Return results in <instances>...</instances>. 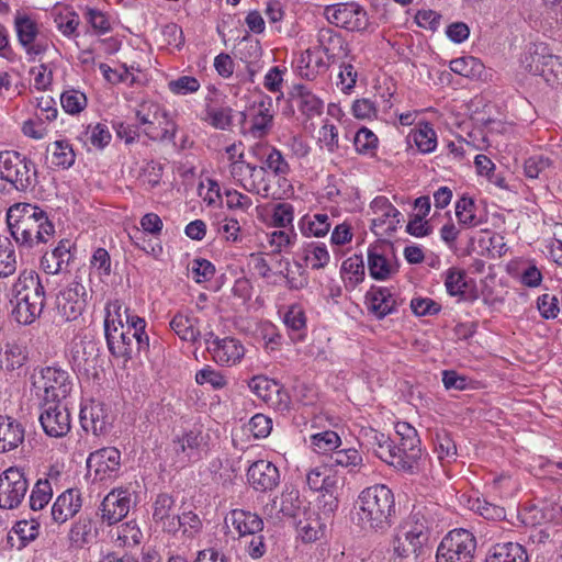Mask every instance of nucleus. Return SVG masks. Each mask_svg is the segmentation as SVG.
I'll return each instance as SVG.
<instances>
[{
	"label": "nucleus",
	"instance_id": "obj_15",
	"mask_svg": "<svg viewBox=\"0 0 562 562\" xmlns=\"http://www.w3.org/2000/svg\"><path fill=\"white\" fill-rule=\"evenodd\" d=\"M518 133L512 123H503L494 120V147L499 153L498 162L509 176L517 166Z\"/></svg>",
	"mask_w": 562,
	"mask_h": 562
},
{
	"label": "nucleus",
	"instance_id": "obj_60",
	"mask_svg": "<svg viewBox=\"0 0 562 562\" xmlns=\"http://www.w3.org/2000/svg\"><path fill=\"white\" fill-rule=\"evenodd\" d=\"M195 382L200 385L210 384L214 390H222L227 385V378L210 366L195 373Z\"/></svg>",
	"mask_w": 562,
	"mask_h": 562
},
{
	"label": "nucleus",
	"instance_id": "obj_48",
	"mask_svg": "<svg viewBox=\"0 0 562 562\" xmlns=\"http://www.w3.org/2000/svg\"><path fill=\"white\" fill-rule=\"evenodd\" d=\"M525 549L519 543L506 542L494 546V562H527Z\"/></svg>",
	"mask_w": 562,
	"mask_h": 562
},
{
	"label": "nucleus",
	"instance_id": "obj_3",
	"mask_svg": "<svg viewBox=\"0 0 562 562\" xmlns=\"http://www.w3.org/2000/svg\"><path fill=\"white\" fill-rule=\"evenodd\" d=\"M12 317L22 325L34 323L45 306V289L33 270L20 272L8 294Z\"/></svg>",
	"mask_w": 562,
	"mask_h": 562
},
{
	"label": "nucleus",
	"instance_id": "obj_33",
	"mask_svg": "<svg viewBox=\"0 0 562 562\" xmlns=\"http://www.w3.org/2000/svg\"><path fill=\"white\" fill-rule=\"evenodd\" d=\"M24 439V429L16 420L0 415V453L19 447Z\"/></svg>",
	"mask_w": 562,
	"mask_h": 562
},
{
	"label": "nucleus",
	"instance_id": "obj_21",
	"mask_svg": "<svg viewBox=\"0 0 562 562\" xmlns=\"http://www.w3.org/2000/svg\"><path fill=\"white\" fill-rule=\"evenodd\" d=\"M87 467L100 480L116 476L121 469V452L114 447H105L91 452Z\"/></svg>",
	"mask_w": 562,
	"mask_h": 562
},
{
	"label": "nucleus",
	"instance_id": "obj_30",
	"mask_svg": "<svg viewBox=\"0 0 562 562\" xmlns=\"http://www.w3.org/2000/svg\"><path fill=\"white\" fill-rule=\"evenodd\" d=\"M366 305L370 313L383 318L396 310V299L384 286H372L366 294Z\"/></svg>",
	"mask_w": 562,
	"mask_h": 562
},
{
	"label": "nucleus",
	"instance_id": "obj_9",
	"mask_svg": "<svg viewBox=\"0 0 562 562\" xmlns=\"http://www.w3.org/2000/svg\"><path fill=\"white\" fill-rule=\"evenodd\" d=\"M323 16L329 24L348 32L366 33L372 26L367 10L356 1L326 5Z\"/></svg>",
	"mask_w": 562,
	"mask_h": 562
},
{
	"label": "nucleus",
	"instance_id": "obj_20",
	"mask_svg": "<svg viewBox=\"0 0 562 562\" xmlns=\"http://www.w3.org/2000/svg\"><path fill=\"white\" fill-rule=\"evenodd\" d=\"M202 443L203 436L200 429H191L182 436L175 438L170 446L175 464L184 467L191 461L199 459Z\"/></svg>",
	"mask_w": 562,
	"mask_h": 562
},
{
	"label": "nucleus",
	"instance_id": "obj_36",
	"mask_svg": "<svg viewBox=\"0 0 562 562\" xmlns=\"http://www.w3.org/2000/svg\"><path fill=\"white\" fill-rule=\"evenodd\" d=\"M170 327L181 340L195 344L200 339L198 319L190 314L178 312L171 318Z\"/></svg>",
	"mask_w": 562,
	"mask_h": 562
},
{
	"label": "nucleus",
	"instance_id": "obj_19",
	"mask_svg": "<svg viewBox=\"0 0 562 562\" xmlns=\"http://www.w3.org/2000/svg\"><path fill=\"white\" fill-rule=\"evenodd\" d=\"M132 504V493L127 488L112 490L102 501L100 506L101 519L111 526L127 516Z\"/></svg>",
	"mask_w": 562,
	"mask_h": 562
},
{
	"label": "nucleus",
	"instance_id": "obj_2",
	"mask_svg": "<svg viewBox=\"0 0 562 562\" xmlns=\"http://www.w3.org/2000/svg\"><path fill=\"white\" fill-rule=\"evenodd\" d=\"M7 224L14 241L25 249L48 243L55 234V226L47 213L32 203L11 205L7 212Z\"/></svg>",
	"mask_w": 562,
	"mask_h": 562
},
{
	"label": "nucleus",
	"instance_id": "obj_38",
	"mask_svg": "<svg viewBox=\"0 0 562 562\" xmlns=\"http://www.w3.org/2000/svg\"><path fill=\"white\" fill-rule=\"evenodd\" d=\"M283 323L293 341H301L304 339L306 331V315L301 305L292 304L289 306L283 315Z\"/></svg>",
	"mask_w": 562,
	"mask_h": 562
},
{
	"label": "nucleus",
	"instance_id": "obj_22",
	"mask_svg": "<svg viewBox=\"0 0 562 562\" xmlns=\"http://www.w3.org/2000/svg\"><path fill=\"white\" fill-rule=\"evenodd\" d=\"M40 423L45 434L53 438L66 436L71 428L70 414L59 403L48 404L40 416Z\"/></svg>",
	"mask_w": 562,
	"mask_h": 562
},
{
	"label": "nucleus",
	"instance_id": "obj_44",
	"mask_svg": "<svg viewBox=\"0 0 562 562\" xmlns=\"http://www.w3.org/2000/svg\"><path fill=\"white\" fill-rule=\"evenodd\" d=\"M423 154H429L437 147V135L429 123H420L409 135Z\"/></svg>",
	"mask_w": 562,
	"mask_h": 562
},
{
	"label": "nucleus",
	"instance_id": "obj_5",
	"mask_svg": "<svg viewBox=\"0 0 562 562\" xmlns=\"http://www.w3.org/2000/svg\"><path fill=\"white\" fill-rule=\"evenodd\" d=\"M36 182L37 169L30 158L14 150L0 153V192L11 189L25 192Z\"/></svg>",
	"mask_w": 562,
	"mask_h": 562
},
{
	"label": "nucleus",
	"instance_id": "obj_14",
	"mask_svg": "<svg viewBox=\"0 0 562 562\" xmlns=\"http://www.w3.org/2000/svg\"><path fill=\"white\" fill-rule=\"evenodd\" d=\"M367 263L370 277L378 281L391 279L398 271L393 245L385 240H378L368 247Z\"/></svg>",
	"mask_w": 562,
	"mask_h": 562
},
{
	"label": "nucleus",
	"instance_id": "obj_4",
	"mask_svg": "<svg viewBox=\"0 0 562 562\" xmlns=\"http://www.w3.org/2000/svg\"><path fill=\"white\" fill-rule=\"evenodd\" d=\"M394 514V495L386 485L375 484L359 494L356 515L363 528L385 530L391 526Z\"/></svg>",
	"mask_w": 562,
	"mask_h": 562
},
{
	"label": "nucleus",
	"instance_id": "obj_58",
	"mask_svg": "<svg viewBox=\"0 0 562 562\" xmlns=\"http://www.w3.org/2000/svg\"><path fill=\"white\" fill-rule=\"evenodd\" d=\"M552 161L549 157L543 155H533L529 157L525 164V175L530 179H537L541 176H547L550 170Z\"/></svg>",
	"mask_w": 562,
	"mask_h": 562
},
{
	"label": "nucleus",
	"instance_id": "obj_10",
	"mask_svg": "<svg viewBox=\"0 0 562 562\" xmlns=\"http://www.w3.org/2000/svg\"><path fill=\"white\" fill-rule=\"evenodd\" d=\"M428 540L427 520L420 513H414L401 526L393 543L394 553L400 558L418 554Z\"/></svg>",
	"mask_w": 562,
	"mask_h": 562
},
{
	"label": "nucleus",
	"instance_id": "obj_40",
	"mask_svg": "<svg viewBox=\"0 0 562 562\" xmlns=\"http://www.w3.org/2000/svg\"><path fill=\"white\" fill-rule=\"evenodd\" d=\"M296 100L299 110L307 117L318 116L323 113L324 102L307 87L299 86L296 88Z\"/></svg>",
	"mask_w": 562,
	"mask_h": 562
},
{
	"label": "nucleus",
	"instance_id": "obj_39",
	"mask_svg": "<svg viewBox=\"0 0 562 562\" xmlns=\"http://www.w3.org/2000/svg\"><path fill=\"white\" fill-rule=\"evenodd\" d=\"M97 531L93 522L89 518L78 519L71 527L68 538L72 548L82 549L92 542Z\"/></svg>",
	"mask_w": 562,
	"mask_h": 562
},
{
	"label": "nucleus",
	"instance_id": "obj_59",
	"mask_svg": "<svg viewBox=\"0 0 562 562\" xmlns=\"http://www.w3.org/2000/svg\"><path fill=\"white\" fill-rule=\"evenodd\" d=\"M45 117L34 114L22 124V132L26 137L40 140L47 136L48 124Z\"/></svg>",
	"mask_w": 562,
	"mask_h": 562
},
{
	"label": "nucleus",
	"instance_id": "obj_49",
	"mask_svg": "<svg viewBox=\"0 0 562 562\" xmlns=\"http://www.w3.org/2000/svg\"><path fill=\"white\" fill-rule=\"evenodd\" d=\"M299 506V492L296 490L284 491L280 498H274L270 504V514L274 510L277 514L281 513L283 516L293 517L296 515Z\"/></svg>",
	"mask_w": 562,
	"mask_h": 562
},
{
	"label": "nucleus",
	"instance_id": "obj_45",
	"mask_svg": "<svg viewBox=\"0 0 562 562\" xmlns=\"http://www.w3.org/2000/svg\"><path fill=\"white\" fill-rule=\"evenodd\" d=\"M111 538L117 547H134L140 542L142 531L136 524L127 521L112 530Z\"/></svg>",
	"mask_w": 562,
	"mask_h": 562
},
{
	"label": "nucleus",
	"instance_id": "obj_29",
	"mask_svg": "<svg viewBox=\"0 0 562 562\" xmlns=\"http://www.w3.org/2000/svg\"><path fill=\"white\" fill-rule=\"evenodd\" d=\"M316 48L322 52L329 61H335L347 55V43L335 30L322 27L316 35Z\"/></svg>",
	"mask_w": 562,
	"mask_h": 562
},
{
	"label": "nucleus",
	"instance_id": "obj_41",
	"mask_svg": "<svg viewBox=\"0 0 562 562\" xmlns=\"http://www.w3.org/2000/svg\"><path fill=\"white\" fill-rule=\"evenodd\" d=\"M267 238L273 252H289L296 244L297 234L293 227L278 228L270 232Z\"/></svg>",
	"mask_w": 562,
	"mask_h": 562
},
{
	"label": "nucleus",
	"instance_id": "obj_57",
	"mask_svg": "<svg viewBox=\"0 0 562 562\" xmlns=\"http://www.w3.org/2000/svg\"><path fill=\"white\" fill-rule=\"evenodd\" d=\"M544 67H541L538 76H541L544 81L551 87L559 86L562 83V58L557 55H551Z\"/></svg>",
	"mask_w": 562,
	"mask_h": 562
},
{
	"label": "nucleus",
	"instance_id": "obj_50",
	"mask_svg": "<svg viewBox=\"0 0 562 562\" xmlns=\"http://www.w3.org/2000/svg\"><path fill=\"white\" fill-rule=\"evenodd\" d=\"M53 496V487L48 479H38L30 495V508L33 512L46 507Z\"/></svg>",
	"mask_w": 562,
	"mask_h": 562
},
{
	"label": "nucleus",
	"instance_id": "obj_13",
	"mask_svg": "<svg viewBox=\"0 0 562 562\" xmlns=\"http://www.w3.org/2000/svg\"><path fill=\"white\" fill-rule=\"evenodd\" d=\"M244 153L238 155V159L229 164L232 177L248 192L269 199L278 195L272 192V186L268 179H263V171L258 166L243 160Z\"/></svg>",
	"mask_w": 562,
	"mask_h": 562
},
{
	"label": "nucleus",
	"instance_id": "obj_56",
	"mask_svg": "<svg viewBox=\"0 0 562 562\" xmlns=\"http://www.w3.org/2000/svg\"><path fill=\"white\" fill-rule=\"evenodd\" d=\"M60 104L65 112L69 114H78L87 106V97L77 89L65 90L60 95Z\"/></svg>",
	"mask_w": 562,
	"mask_h": 562
},
{
	"label": "nucleus",
	"instance_id": "obj_11",
	"mask_svg": "<svg viewBox=\"0 0 562 562\" xmlns=\"http://www.w3.org/2000/svg\"><path fill=\"white\" fill-rule=\"evenodd\" d=\"M476 548L474 536L467 529H453L437 548V562H472Z\"/></svg>",
	"mask_w": 562,
	"mask_h": 562
},
{
	"label": "nucleus",
	"instance_id": "obj_25",
	"mask_svg": "<svg viewBox=\"0 0 562 562\" xmlns=\"http://www.w3.org/2000/svg\"><path fill=\"white\" fill-rule=\"evenodd\" d=\"M247 481L256 491H272L280 483V472L272 462L258 460L248 468Z\"/></svg>",
	"mask_w": 562,
	"mask_h": 562
},
{
	"label": "nucleus",
	"instance_id": "obj_16",
	"mask_svg": "<svg viewBox=\"0 0 562 562\" xmlns=\"http://www.w3.org/2000/svg\"><path fill=\"white\" fill-rule=\"evenodd\" d=\"M87 290L75 280L61 290L56 297V317L58 322L77 319L86 307Z\"/></svg>",
	"mask_w": 562,
	"mask_h": 562
},
{
	"label": "nucleus",
	"instance_id": "obj_62",
	"mask_svg": "<svg viewBox=\"0 0 562 562\" xmlns=\"http://www.w3.org/2000/svg\"><path fill=\"white\" fill-rule=\"evenodd\" d=\"M445 286L450 295H462L467 288V276L464 271L457 268L448 269L445 274Z\"/></svg>",
	"mask_w": 562,
	"mask_h": 562
},
{
	"label": "nucleus",
	"instance_id": "obj_64",
	"mask_svg": "<svg viewBox=\"0 0 562 562\" xmlns=\"http://www.w3.org/2000/svg\"><path fill=\"white\" fill-rule=\"evenodd\" d=\"M201 87L200 81L193 76H181L168 82V89L176 95L195 93Z\"/></svg>",
	"mask_w": 562,
	"mask_h": 562
},
{
	"label": "nucleus",
	"instance_id": "obj_28",
	"mask_svg": "<svg viewBox=\"0 0 562 562\" xmlns=\"http://www.w3.org/2000/svg\"><path fill=\"white\" fill-rule=\"evenodd\" d=\"M81 497L78 490L69 488L63 492L54 502L50 518L56 524H64L72 518L81 508Z\"/></svg>",
	"mask_w": 562,
	"mask_h": 562
},
{
	"label": "nucleus",
	"instance_id": "obj_7",
	"mask_svg": "<svg viewBox=\"0 0 562 562\" xmlns=\"http://www.w3.org/2000/svg\"><path fill=\"white\" fill-rule=\"evenodd\" d=\"M250 154L262 162L258 168L263 171V179L270 182L268 172L278 179V188L272 187V192L279 195L269 196V199L279 200L293 194V187L288 179L291 167L279 149L267 144H256L250 148Z\"/></svg>",
	"mask_w": 562,
	"mask_h": 562
},
{
	"label": "nucleus",
	"instance_id": "obj_1",
	"mask_svg": "<svg viewBox=\"0 0 562 562\" xmlns=\"http://www.w3.org/2000/svg\"><path fill=\"white\" fill-rule=\"evenodd\" d=\"M122 304L119 301L110 302L104 319V334L110 352L115 357L131 358L134 351H145L149 347V337L145 333L146 322L124 310L126 325L122 319Z\"/></svg>",
	"mask_w": 562,
	"mask_h": 562
},
{
	"label": "nucleus",
	"instance_id": "obj_43",
	"mask_svg": "<svg viewBox=\"0 0 562 562\" xmlns=\"http://www.w3.org/2000/svg\"><path fill=\"white\" fill-rule=\"evenodd\" d=\"M476 206L472 199L461 198L456 204V215L460 223L469 226H477L487 222V213L477 215Z\"/></svg>",
	"mask_w": 562,
	"mask_h": 562
},
{
	"label": "nucleus",
	"instance_id": "obj_12",
	"mask_svg": "<svg viewBox=\"0 0 562 562\" xmlns=\"http://www.w3.org/2000/svg\"><path fill=\"white\" fill-rule=\"evenodd\" d=\"M14 30L20 45L30 58H35L47 50L48 40L33 15L18 11L14 15Z\"/></svg>",
	"mask_w": 562,
	"mask_h": 562
},
{
	"label": "nucleus",
	"instance_id": "obj_53",
	"mask_svg": "<svg viewBox=\"0 0 562 562\" xmlns=\"http://www.w3.org/2000/svg\"><path fill=\"white\" fill-rule=\"evenodd\" d=\"M356 151L361 155L373 156L378 149V136L367 127H361L355 135Z\"/></svg>",
	"mask_w": 562,
	"mask_h": 562
},
{
	"label": "nucleus",
	"instance_id": "obj_52",
	"mask_svg": "<svg viewBox=\"0 0 562 562\" xmlns=\"http://www.w3.org/2000/svg\"><path fill=\"white\" fill-rule=\"evenodd\" d=\"M216 232L226 243L237 244L243 240L240 224L234 217L224 216L220 218L216 223Z\"/></svg>",
	"mask_w": 562,
	"mask_h": 562
},
{
	"label": "nucleus",
	"instance_id": "obj_46",
	"mask_svg": "<svg viewBox=\"0 0 562 562\" xmlns=\"http://www.w3.org/2000/svg\"><path fill=\"white\" fill-rule=\"evenodd\" d=\"M390 464L394 468L414 473L415 471L419 470L420 461L423 459V450H402L396 449L395 456L389 457Z\"/></svg>",
	"mask_w": 562,
	"mask_h": 562
},
{
	"label": "nucleus",
	"instance_id": "obj_42",
	"mask_svg": "<svg viewBox=\"0 0 562 562\" xmlns=\"http://www.w3.org/2000/svg\"><path fill=\"white\" fill-rule=\"evenodd\" d=\"M52 155V164L56 167L68 169L76 160V154L68 140H56L47 147Z\"/></svg>",
	"mask_w": 562,
	"mask_h": 562
},
{
	"label": "nucleus",
	"instance_id": "obj_26",
	"mask_svg": "<svg viewBox=\"0 0 562 562\" xmlns=\"http://www.w3.org/2000/svg\"><path fill=\"white\" fill-rule=\"evenodd\" d=\"M178 512L173 497L159 494L153 504V520L169 533L179 531Z\"/></svg>",
	"mask_w": 562,
	"mask_h": 562
},
{
	"label": "nucleus",
	"instance_id": "obj_27",
	"mask_svg": "<svg viewBox=\"0 0 562 562\" xmlns=\"http://www.w3.org/2000/svg\"><path fill=\"white\" fill-rule=\"evenodd\" d=\"M250 126L249 134L254 138H263L267 136L272 127L273 112L272 101L268 98L267 101L254 103L249 108Z\"/></svg>",
	"mask_w": 562,
	"mask_h": 562
},
{
	"label": "nucleus",
	"instance_id": "obj_24",
	"mask_svg": "<svg viewBox=\"0 0 562 562\" xmlns=\"http://www.w3.org/2000/svg\"><path fill=\"white\" fill-rule=\"evenodd\" d=\"M209 352L221 366L234 367L245 357L246 349L240 340L234 337L214 338Z\"/></svg>",
	"mask_w": 562,
	"mask_h": 562
},
{
	"label": "nucleus",
	"instance_id": "obj_37",
	"mask_svg": "<svg viewBox=\"0 0 562 562\" xmlns=\"http://www.w3.org/2000/svg\"><path fill=\"white\" fill-rule=\"evenodd\" d=\"M299 229L305 237H324L330 229L329 216L326 213L306 214L299 221Z\"/></svg>",
	"mask_w": 562,
	"mask_h": 562
},
{
	"label": "nucleus",
	"instance_id": "obj_61",
	"mask_svg": "<svg viewBox=\"0 0 562 562\" xmlns=\"http://www.w3.org/2000/svg\"><path fill=\"white\" fill-rule=\"evenodd\" d=\"M286 68L279 66L271 67L263 77V87L271 93L278 94V99L283 98L284 76Z\"/></svg>",
	"mask_w": 562,
	"mask_h": 562
},
{
	"label": "nucleus",
	"instance_id": "obj_54",
	"mask_svg": "<svg viewBox=\"0 0 562 562\" xmlns=\"http://www.w3.org/2000/svg\"><path fill=\"white\" fill-rule=\"evenodd\" d=\"M330 461L333 465L347 468L349 471H356L362 465V457L353 448L335 450L330 454Z\"/></svg>",
	"mask_w": 562,
	"mask_h": 562
},
{
	"label": "nucleus",
	"instance_id": "obj_63",
	"mask_svg": "<svg viewBox=\"0 0 562 562\" xmlns=\"http://www.w3.org/2000/svg\"><path fill=\"white\" fill-rule=\"evenodd\" d=\"M294 209L290 203H278L271 214V223L276 228L293 227Z\"/></svg>",
	"mask_w": 562,
	"mask_h": 562
},
{
	"label": "nucleus",
	"instance_id": "obj_18",
	"mask_svg": "<svg viewBox=\"0 0 562 562\" xmlns=\"http://www.w3.org/2000/svg\"><path fill=\"white\" fill-rule=\"evenodd\" d=\"M372 213L371 227L376 235L395 232L401 223V212L386 196H376L370 204Z\"/></svg>",
	"mask_w": 562,
	"mask_h": 562
},
{
	"label": "nucleus",
	"instance_id": "obj_8",
	"mask_svg": "<svg viewBox=\"0 0 562 562\" xmlns=\"http://www.w3.org/2000/svg\"><path fill=\"white\" fill-rule=\"evenodd\" d=\"M138 124L143 132L153 140L172 142L176 136L177 125L169 112L153 100H143L135 110Z\"/></svg>",
	"mask_w": 562,
	"mask_h": 562
},
{
	"label": "nucleus",
	"instance_id": "obj_47",
	"mask_svg": "<svg viewBox=\"0 0 562 562\" xmlns=\"http://www.w3.org/2000/svg\"><path fill=\"white\" fill-rule=\"evenodd\" d=\"M328 65L321 57H315L311 48L302 53L299 60L300 75L313 80L319 72L325 71Z\"/></svg>",
	"mask_w": 562,
	"mask_h": 562
},
{
	"label": "nucleus",
	"instance_id": "obj_51",
	"mask_svg": "<svg viewBox=\"0 0 562 562\" xmlns=\"http://www.w3.org/2000/svg\"><path fill=\"white\" fill-rule=\"evenodd\" d=\"M317 144L321 149L334 154L339 149L338 128L333 123L325 121L317 133Z\"/></svg>",
	"mask_w": 562,
	"mask_h": 562
},
{
	"label": "nucleus",
	"instance_id": "obj_55",
	"mask_svg": "<svg viewBox=\"0 0 562 562\" xmlns=\"http://www.w3.org/2000/svg\"><path fill=\"white\" fill-rule=\"evenodd\" d=\"M311 445L317 453L334 452L340 445V437L335 431H323L311 437Z\"/></svg>",
	"mask_w": 562,
	"mask_h": 562
},
{
	"label": "nucleus",
	"instance_id": "obj_23",
	"mask_svg": "<svg viewBox=\"0 0 562 562\" xmlns=\"http://www.w3.org/2000/svg\"><path fill=\"white\" fill-rule=\"evenodd\" d=\"M80 422L85 430L98 436L108 431L112 423V415L104 403L91 401L81 407Z\"/></svg>",
	"mask_w": 562,
	"mask_h": 562
},
{
	"label": "nucleus",
	"instance_id": "obj_35",
	"mask_svg": "<svg viewBox=\"0 0 562 562\" xmlns=\"http://www.w3.org/2000/svg\"><path fill=\"white\" fill-rule=\"evenodd\" d=\"M366 276L362 256L353 255L345 259L340 268V277L345 288L349 291L363 282Z\"/></svg>",
	"mask_w": 562,
	"mask_h": 562
},
{
	"label": "nucleus",
	"instance_id": "obj_34",
	"mask_svg": "<svg viewBox=\"0 0 562 562\" xmlns=\"http://www.w3.org/2000/svg\"><path fill=\"white\" fill-rule=\"evenodd\" d=\"M305 267L312 270L325 269L330 262L327 246L321 241H310L303 245L300 252Z\"/></svg>",
	"mask_w": 562,
	"mask_h": 562
},
{
	"label": "nucleus",
	"instance_id": "obj_6",
	"mask_svg": "<svg viewBox=\"0 0 562 562\" xmlns=\"http://www.w3.org/2000/svg\"><path fill=\"white\" fill-rule=\"evenodd\" d=\"M32 391L45 404L60 403L74 390V378L60 367H44L32 373Z\"/></svg>",
	"mask_w": 562,
	"mask_h": 562
},
{
	"label": "nucleus",
	"instance_id": "obj_32",
	"mask_svg": "<svg viewBox=\"0 0 562 562\" xmlns=\"http://www.w3.org/2000/svg\"><path fill=\"white\" fill-rule=\"evenodd\" d=\"M240 537L259 533L263 529L262 519L255 513L244 509H234L226 517Z\"/></svg>",
	"mask_w": 562,
	"mask_h": 562
},
{
	"label": "nucleus",
	"instance_id": "obj_31",
	"mask_svg": "<svg viewBox=\"0 0 562 562\" xmlns=\"http://www.w3.org/2000/svg\"><path fill=\"white\" fill-rule=\"evenodd\" d=\"M552 53L544 43H529L520 57L521 67L531 75L538 76L541 67L548 63Z\"/></svg>",
	"mask_w": 562,
	"mask_h": 562
},
{
	"label": "nucleus",
	"instance_id": "obj_17",
	"mask_svg": "<svg viewBox=\"0 0 562 562\" xmlns=\"http://www.w3.org/2000/svg\"><path fill=\"white\" fill-rule=\"evenodd\" d=\"M29 491V482L18 468H9L0 474V508L13 509L21 505Z\"/></svg>",
	"mask_w": 562,
	"mask_h": 562
}]
</instances>
